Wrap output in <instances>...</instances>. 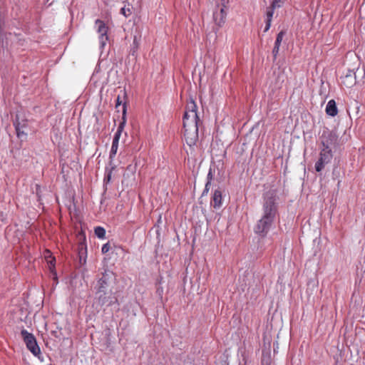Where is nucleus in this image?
<instances>
[{
    "instance_id": "5",
    "label": "nucleus",
    "mask_w": 365,
    "mask_h": 365,
    "mask_svg": "<svg viewBox=\"0 0 365 365\" xmlns=\"http://www.w3.org/2000/svg\"><path fill=\"white\" fill-rule=\"evenodd\" d=\"M106 290H96L95 298L96 302L101 306H110L117 302V299L111 294L107 296Z\"/></svg>"
},
{
    "instance_id": "27",
    "label": "nucleus",
    "mask_w": 365,
    "mask_h": 365,
    "mask_svg": "<svg viewBox=\"0 0 365 365\" xmlns=\"http://www.w3.org/2000/svg\"><path fill=\"white\" fill-rule=\"evenodd\" d=\"M122 104V101H120V97L118 96L116 99V104H115V107L118 108V106H120V105Z\"/></svg>"
},
{
    "instance_id": "9",
    "label": "nucleus",
    "mask_w": 365,
    "mask_h": 365,
    "mask_svg": "<svg viewBox=\"0 0 365 365\" xmlns=\"http://www.w3.org/2000/svg\"><path fill=\"white\" fill-rule=\"evenodd\" d=\"M341 78L342 83L346 87H351L356 83V76L353 71H349Z\"/></svg>"
},
{
    "instance_id": "26",
    "label": "nucleus",
    "mask_w": 365,
    "mask_h": 365,
    "mask_svg": "<svg viewBox=\"0 0 365 365\" xmlns=\"http://www.w3.org/2000/svg\"><path fill=\"white\" fill-rule=\"evenodd\" d=\"M207 181H210V183H211L212 179V169L210 168L209 170V173L207 174Z\"/></svg>"
},
{
    "instance_id": "20",
    "label": "nucleus",
    "mask_w": 365,
    "mask_h": 365,
    "mask_svg": "<svg viewBox=\"0 0 365 365\" xmlns=\"http://www.w3.org/2000/svg\"><path fill=\"white\" fill-rule=\"evenodd\" d=\"M229 0H220V2H218V7H223L226 9L227 4H228Z\"/></svg>"
},
{
    "instance_id": "24",
    "label": "nucleus",
    "mask_w": 365,
    "mask_h": 365,
    "mask_svg": "<svg viewBox=\"0 0 365 365\" xmlns=\"http://www.w3.org/2000/svg\"><path fill=\"white\" fill-rule=\"evenodd\" d=\"M112 171L110 170L108 174L105 176L104 181L109 182L111 179Z\"/></svg>"
},
{
    "instance_id": "12",
    "label": "nucleus",
    "mask_w": 365,
    "mask_h": 365,
    "mask_svg": "<svg viewBox=\"0 0 365 365\" xmlns=\"http://www.w3.org/2000/svg\"><path fill=\"white\" fill-rule=\"evenodd\" d=\"M14 125H15V128H16V131L17 136L19 138H21V139L22 138H26L27 134H26V133L24 130V126L21 125L17 121L14 122Z\"/></svg>"
},
{
    "instance_id": "25",
    "label": "nucleus",
    "mask_w": 365,
    "mask_h": 365,
    "mask_svg": "<svg viewBox=\"0 0 365 365\" xmlns=\"http://www.w3.org/2000/svg\"><path fill=\"white\" fill-rule=\"evenodd\" d=\"M271 22L272 21H269V20H267V19L266 20V26L264 28V32H267L269 29V28L271 26Z\"/></svg>"
},
{
    "instance_id": "29",
    "label": "nucleus",
    "mask_w": 365,
    "mask_h": 365,
    "mask_svg": "<svg viewBox=\"0 0 365 365\" xmlns=\"http://www.w3.org/2000/svg\"><path fill=\"white\" fill-rule=\"evenodd\" d=\"M123 113H125V104L123 105Z\"/></svg>"
},
{
    "instance_id": "18",
    "label": "nucleus",
    "mask_w": 365,
    "mask_h": 365,
    "mask_svg": "<svg viewBox=\"0 0 365 365\" xmlns=\"http://www.w3.org/2000/svg\"><path fill=\"white\" fill-rule=\"evenodd\" d=\"M120 14L124 16L128 17L131 14V11L129 7H126L125 6L120 9Z\"/></svg>"
},
{
    "instance_id": "7",
    "label": "nucleus",
    "mask_w": 365,
    "mask_h": 365,
    "mask_svg": "<svg viewBox=\"0 0 365 365\" xmlns=\"http://www.w3.org/2000/svg\"><path fill=\"white\" fill-rule=\"evenodd\" d=\"M113 277V273L110 271H105L103 276L98 280L95 287L96 290H106L109 281Z\"/></svg>"
},
{
    "instance_id": "21",
    "label": "nucleus",
    "mask_w": 365,
    "mask_h": 365,
    "mask_svg": "<svg viewBox=\"0 0 365 365\" xmlns=\"http://www.w3.org/2000/svg\"><path fill=\"white\" fill-rule=\"evenodd\" d=\"M279 46L274 45V48L272 50V54H273L274 58L277 57V54L279 53Z\"/></svg>"
},
{
    "instance_id": "1",
    "label": "nucleus",
    "mask_w": 365,
    "mask_h": 365,
    "mask_svg": "<svg viewBox=\"0 0 365 365\" xmlns=\"http://www.w3.org/2000/svg\"><path fill=\"white\" fill-rule=\"evenodd\" d=\"M277 210V194L274 190H269L264 195L263 215L257 222L255 231L264 236L269 230Z\"/></svg>"
},
{
    "instance_id": "19",
    "label": "nucleus",
    "mask_w": 365,
    "mask_h": 365,
    "mask_svg": "<svg viewBox=\"0 0 365 365\" xmlns=\"http://www.w3.org/2000/svg\"><path fill=\"white\" fill-rule=\"evenodd\" d=\"M110 250V245L108 243H106L102 246L101 252L105 254L108 252Z\"/></svg>"
},
{
    "instance_id": "22",
    "label": "nucleus",
    "mask_w": 365,
    "mask_h": 365,
    "mask_svg": "<svg viewBox=\"0 0 365 365\" xmlns=\"http://www.w3.org/2000/svg\"><path fill=\"white\" fill-rule=\"evenodd\" d=\"M121 133L115 132L113 141L119 143V140L120 138Z\"/></svg>"
},
{
    "instance_id": "3",
    "label": "nucleus",
    "mask_w": 365,
    "mask_h": 365,
    "mask_svg": "<svg viewBox=\"0 0 365 365\" xmlns=\"http://www.w3.org/2000/svg\"><path fill=\"white\" fill-rule=\"evenodd\" d=\"M328 138L329 139L325 140L324 135H323L322 141L323 148L320 152L319 159L315 164V170L317 172H321L325 165L328 164L332 158L330 145L332 144L334 136L331 133H328Z\"/></svg>"
},
{
    "instance_id": "28",
    "label": "nucleus",
    "mask_w": 365,
    "mask_h": 365,
    "mask_svg": "<svg viewBox=\"0 0 365 365\" xmlns=\"http://www.w3.org/2000/svg\"><path fill=\"white\" fill-rule=\"evenodd\" d=\"M210 184H211V183H210V181H207V183H206V185H205V190H204V192H208L209 188H210Z\"/></svg>"
},
{
    "instance_id": "4",
    "label": "nucleus",
    "mask_w": 365,
    "mask_h": 365,
    "mask_svg": "<svg viewBox=\"0 0 365 365\" xmlns=\"http://www.w3.org/2000/svg\"><path fill=\"white\" fill-rule=\"evenodd\" d=\"M21 334L25 344H26L27 348L30 350V351L34 356L39 354L41 352L40 348L36 343V340L34 336L32 334L28 332L26 329L21 330Z\"/></svg>"
},
{
    "instance_id": "17",
    "label": "nucleus",
    "mask_w": 365,
    "mask_h": 365,
    "mask_svg": "<svg viewBox=\"0 0 365 365\" xmlns=\"http://www.w3.org/2000/svg\"><path fill=\"white\" fill-rule=\"evenodd\" d=\"M284 3V0H273L271 5L273 8H280Z\"/></svg>"
},
{
    "instance_id": "11",
    "label": "nucleus",
    "mask_w": 365,
    "mask_h": 365,
    "mask_svg": "<svg viewBox=\"0 0 365 365\" xmlns=\"http://www.w3.org/2000/svg\"><path fill=\"white\" fill-rule=\"evenodd\" d=\"M326 113L328 115L334 117L337 115L338 110L336 108V102L334 100L328 101L326 106Z\"/></svg>"
},
{
    "instance_id": "23",
    "label": "nucleus",
    "mask_w": 365,
    "mask_h": 365,
    "mask_svg": "<svg viewBox=\"0 0 365 365\" xmlns=\"http://www.w3.org/2000/svg\"><path fill=\"white\" fill-rule=\"evenodd\" d=\"M124 126H125V122L120 123L117 128V132L122 133V131L124 128Z\"/></svg>"
},
{
    "instance_id": "15",
    "label": "nucleus",
    "mask_w": 365,
    "mask_h": 365,
    "mask_svg": "<svg viewBox=\"0 0 365 365\" xmlns=\"http://www.w3.org/2000/svg\"><path fill=\"white\" fill-rule=\"evenodd\" d=\"M284 35H285V31H281L277 36V38H276L274 45L280 46V44L283 40Z\"/></svg>"
},
{
    "instance_id": "10",
    "label": "nucleus",
    "mask_w": 365,
    "mask_h": 365,
    "mask_svg": "<svg viewBox=\"0 0 365 365\" xmlns=\"http://www.w3.org/2000/svg\"><path fill=\"white\" fill-rule=\"evenodd\" d=\"M212 206L215 209H219L222 205V193L220 190H215L211 202Z\"/></svg>"
},
{
    "instance_id": "6",
    "label": "nucleus",
    "mask_w": 365,
    "mask_h": 365,
    "mask_svg": "<svg viewBox=\"0 0 365 365\" xmlns=\"http://www.w3.org/2000/svg\"><path fill=\"white\" fill-rule=\"evenodd\" d=\"M96 25L97 26V31L99 34L100 48L103 49L108 41V37L107 35L108 27L101 20H96Z\"/></svg>"
},
{
    "instance_id": "2",
    "label": "nucleus",
    "mask_w": 365,
    "mask_h": 365,
    "mask_svg": "<svg viewBox=\"0 0 365 365\" xmlns=\"http://www.w3.org/2000/svg\"><path fill=\"white\" fill-rule=\"evenodd\" d=\"M200 121L197 113V106L192 99L187 103V108L183 116L184 135L187 144L192 146L198 139V123Z\"/></svg>"
},
{
    "instance_id": "16",
    "label": "nucleus",
    "mask_w": 365,
    "mask_h": 365,
    "mask_svg": "<svg viewBox=\"0 0 365 365\" xmlns=\"http://www.w3.org/2000/svg\"><path fill=\"white\" fill-rule=\"evenodd\" d=\"M274 9L275 8H273L272 5L269 8H267V19L269 20V21H272Z\"/></svg>"
},
{
    "instance_id": "14",
    "label": "nucleus",
    "mask_w": 365,
    "mask_h": 365,
    "mask_svg": "<svg viewBox=\"0 0 365 365\" xmlns=\"http://www.w3.org/2000/svg\"><path fill=\"white\" fill-rule=\"evenodd\" d=\"M95 235L100 239L105 238L106 230L102 227H97L95 228Z\"/></svg>"
},
{
    "instance_id": "13",
    "label": "nucleus",
    "mask_w": 365,
    "mask_h": 365,
    "mask_svg": "<svg viewBox=\"0 0 365 365\" xmlns=\"http://www.w3.org/2000/svg\"><path fill=\"white\" fill-rule=\"evenodd\" d=\"M118 148V143L113 141L111 149L110 151V156H109L110 160H112L113 159V158L115 157V155H116Z\"/></svg>"
},
{
    "instance_id": "8",
    "label": "nucleus",
    "mask_w": 365,
    "mask_h": 365,
    "mask_svg": "<svg viewBox=\"0 0 365 365\" xmlns=\"http://www.w3.org/2000/svg\"><path fill=\"white\" fill-rule=\"evenodd\" d=\"M227 12L223 7H218L217 9L213 13V20L216 25L222 26L226 19Z\"/></svg>"
}]
</instances>
